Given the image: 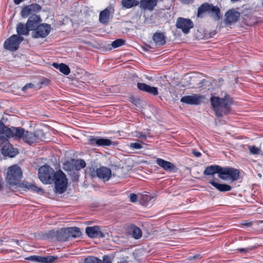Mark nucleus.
Returning <instances> with one entry per match:
<instances>
[{"label": "nucleus", "mask_w": 263, "mask_h": 263, "mask_svg": "<svg viewBox=\"0 0 263 263\" xmlns=\"http://www.w3.org/2000/svg\"><path fill=\"white\" fill-rule=\"evenodd\" d=\"M239 176V172L237 169L231 167H221L219 178L224 180H230L232 181H236Z\"/></svg>", "instance_id": "obj_8"}, {"label": "nucleus", "mask_w": 263, "mask_h": 263, "mask_svg": "<svg viewBox=\"0 0 263 263\" xmlns=\"http://www.w3.org/2000/svg\"><path fill=\"white\" fill-rule=\"evenodd\" d=\"M21 34H13L9 38L7 39L4 43V48L11 51H15L19 48V46L24 39L20 35ZM28 35V34H23Z\"/></svg>", "instance_id": "obj_7"}, {"label": "nucleus", "mask_w": 263, "mask_h": 263, "mask_svg": "<svg viewBox=\"0 0 263 263\" xmlns=\"http://www.w3.org/2000/svg\"><path fill=\"white\" fill-rule=\"evenodd\" d=\"M21 187H24L27 189H30L34 192H39L42 191V189L37 187V186L28 183L27 182H23L21 183Z\"/></svg>", "instance_id": "obj_32"}, {"label": "nucleus", "mask_w": 263, "mask_h": 263, "mask_svg": "<svg viewBox=\"0 0 263 263\" xmlns=\"http://www.w3.org/2000/svg\"><path fill=\"white\" fill-rule=\"evenodd\" d=\"M34 87V85L32 83H27L22 88V90L26 91L27 89L29 88H32Z\"/></svg>", "instance_id": "obj_48"}, {"label": "nucleus", "mask_w": 263, "mask_h": 263, "mask_svg": "<svg viewBox=\"0 0 263 263\" xmlns=\"http://www.w3.org/2000/svg\"><path fill=\"white\" fill-rule=\"evenodd\" d=\"M42 22L40 15L32 14L30 15L27 21L28 28L31 31H35Z\"/></svg>", "instance_id": "obj_14"}, {"label": "nucleus", "mask_w": 263, "mask_h": 263, "mask_svg": "<svg viewBox=\"0 0 263 263\" xmlns=\"http://www.w3.org/2000/svg\"><path fill=\"white\" fill-rule=\"evenodd\" d=\"M131 148L135 149H139L142 148V145L139 143H131L129 145Z\"/></svg>", "instance_id": "obj_45"}, {"label": "nucleus", "mask_w": 263, "mask_h": 263, "mask_svg": "<svg viewBox=\"0 0 263 263\" xmlns=\"http://www.w3.org/2000/svg\"><path fill=\"white\" fill-rule=\"evenodd\" d=\"M240 13L234 10L231 9L228 11L225 14V23L226 24H231L237 22L240 17Z\"/></svg>", "instance_id": "obj_12"}, {"label": "nucleus", "mask_w": 263, "mask_h": 263, "mask_svg": "<svg viewBox=\"0 0 263 263\" xmlns=\"http://www.w3.org/2000/svg\"><path fill=\"white\" fill-rule=\"evenodd\" d=\"M63 168L67 172L76 171L73 159H71L70 161H67L64 163Z\"/></svg>", "instance_id": "obj_30"}, {"label": "nucleus", "mask_w": 263, "mask_h": 263, "mask_svg": "<svg viewBox=\"0 0 263 263\" xmlns=\"http://www.w3.org/2000/svg\"><path fill=\"white\" fill-rule=\"evenodd\" d=\"M210 12L213 13L215 15L216 20H219L221 18V15L220 14V9L217 6H214L211 4Z\"/></svg>", "instance_id": "obj_33"}, {"label": "nucleus", "mask_w": 263, "mask_h": 263, "mask_svg": "<svg viewBox=\"0 0 263 263\" xmlns=\"http://www.w3.org/2000/svg\"><path fill=\"white\" fill-rule=\"evenodd\" d=\"M29 260L44 263H52L54 260L57 259V257L53 256H48L46 257H42L39 256H31L28 258Z\"/></svg>", "instance_id": "obj_20"}, {"label": "nucleus", "mask_w": 263, "mask_h": 263, "mask_svg": "<svg viewBox=\"0 0 263 263\" xmlns=\"http://www.w3.org/2000/svg\"><path fill=\"white\" fill-rule=\"evenodd\" d=\"M139 137L142 139H145L146 136L144 134H142V133H140L139 135Z\"/></svg>", "instance_id": "obj_51"}, {"label": "nucleus", "mask_w": 263, "mask_h": 263, "mask_svg": "<svg viewBox=\"0 0 263 263\" xmlns=\"http://www.w3.org/2000/svg\"><path fill=\"white\" fill-rule=\"evenodd\" d=\"M185 3H186L187 4L192 2L193 0H183Z\"/></svg>", "instance_id": "obj_53"}, {"label": "nucleus", "mask_w": 263, "mask_h": 263, "mask_svg": "<svg viewBox=\"0 0 263 263\" xmlns=\"http://www.w3.org/2000/svg\"><path fill=\"white\" fill-rule=\"evenodd\" d=\"M67 230L69 238L70 237L77 238L79 237L81 234L80 229L77 227L67 228Z\"/></svg>", "instance_id": "obj_27"}, {"label": "nucleus", "mask_w": 263, "mask_h": 263, "mask_svg": "<svg viewBox=\"0 0 263 263\" xmlns=\"http://www.w3.org/2000/svg\"><path fill=\"white\" fill-rule=\"evenodd\" d=\"M242 224L243 226H247V227H250L252 225V223L251 222H246V223H243Z\"/></svg>", "instance_id": "obj_52"}, {"label": "nucleus", "mask_w": 263, "mask_h": 263, "mask_svg": "<svg viewBox=\"0 0 263 263\" xmlns=\"http://www.w3.org/2000/svg\"><path fill=\"white\" fill-rule=\"evenodd\" d=\"M125 43V40L122 39H117L115 41H113L111 45H108L106 47V51H111L112 49L117 48L118 47H120L122 46V45H124Z\"/></svg>", "instance_id": "obj_25"}, {"label": "nucleus", "mask_w": 263, "mask_h": 263, "mask_svg": "<svg viewBox=\"0 0 263 263\" xmlns=\"http://www.w3.org/2000/svg\"><path fill=\"white\" fill-rule=\"evenodd\" d=\"M231 2L232 3H235L236 2L240 1V0H230Z\"/></svg>", "instance_id": "obj_54"}, {"label": "nucleus", "mask_w": 263, "mask_h": 263, "mask_svg": "<svg viewBox=\"0 0 263 263\" xmlns=\"http://www.w3.org/2000/svg\"><path fill=\"white\" fill-rule=\"evenodd\" d=\"M248 148L250 153L253 155H258L260 152V148L256 147L255 146L249 145Z\"/></svg>", "instance_id": "obj_40"}, {"label": "nucleus", "mask_w": 263, "mask_h": 263, "mask_svg": "<svg viewBox=\"0 0 263 263\" xmlns=\"http://www.w3.org/2000/svg\"><path fill=\"white\" fill-rule=\"evenodd\" d=\"M215 34H194V38L198 40H206L208 39L213 37Z\"/></svg>", "instance_id": "obj_36"}, {"label": "nucleus", "mask_w": 263, "mask_h": 263, "mask_svg": "<svg viewBox=\"0 0 263 263\" xmlns=\"http://www.w3.org/2000/svg\"><path fill=\"white\" fill-rule=\"evenodd\" d=\"M47 236L49 238L55 237L59 241H65L69 239L67 228H62L57 231L53 230L49 231Z\"/></svg>", "instance_id": "obj_9"}, {"label": "nucleus", "mask_w": 263, "mask_h": 263, "mask_svg": "<svg viewBox=\"0 0 263 263\" xmlns=\"http://www.w3.org/2000/svg\"><path fill=\"white\" fill-rule=\"evenodd\" d=\"M239 251L241 252H244V251H245V249H239Z\"/></svg>", "instance_id": "obj_55"}, {"label": "nucleus", "mask_w": 263, "mask_h": 263, "mask_svg": "<svg viewBox=\"0 0 263 263\" xmlns=\"http://www.w3.org/2000/svg\"><path fill=\"white\" fill-rule=\"evenodd\" d=\"M158 1L159 0H141L139 2V7L142 10L152 11L157 6Z\"/></svg>", "instance_id": "obj_16"}, {"label": "nucleus", "mask_w": 263, "mask_h": 263, "mask_svg": "<svg viewBox=\"0 0 263 263\" xmlns=\"http://www.w3.org/2000/svg\"><path fill=\"white\" fill-rule=\"evenodd\" d=\"M211 4L204 3L202 4L200 7H198L197 10V16L199 17H202L203 14L205 13H210Z\"/></svg>", "instance_id": "obj_24"}, {"label": "nucleus", "mask_w": 263, "mask_h": 263, "mask_svg": "<svg viewBox=\"0 0 263 263\" xmlns=\"http://www.w3.org/2000/svg\"><path fill=\"white\" fill-rule=\"evenodd\" d=\"M21 14L22 17L25 18L28 16H30L32 14H35L33 12L29 5H28L23 8L21 12Z\"/></svg>", "instance_id": "obj_31"}, {"label": "nucleus", "mask_w": 263, "mask_h": 263, "mask_svg": "<svg viewBox=\"0 0 263 263\" xmlns=\"http://www.w3.org/2000/svg\"><path fill=\"white\" fill-rule=\"evenodd\" d=\"M102 263H111L110 258L107 255H104L103 258Z\"/></svg>", "instance_id": "obj_49"}, {"label": "nucleus", "mask_w": 263, "mask_h": 263, "mask_svg": "<svg viewBox=\"0 0 263 263\" xmlns=\"http://www.w3.org/2000/svg\"><path fill=\"white\" fill-rule=\"evenodd\" d=\"M52 65L54 68L59 69L60 72L65 75H68L70 72V69L69 67L65 64H58L57 63H53Z\"/></svg>", "instance_id": "obj_22"}, {"label": "nucleus", "mask_w": 263, "mask_h": 263, "mask_svg": "<svg viewBox=\"0 0 263 263\" xmlns=\"http://www.w3.org/2000/svg\"><path fill=\"white\" fill-rule=\"evenodd\" d=\"M76 171H78L86 166V163L82 159L75 160L73 159Z\"/></svg>", "instance_id": "obj_34"}, {"label": "nucleus", "mask_w": 263, "mask_h": 263, "mask_svg": "<svg viewBox=\"0 0 263 263\" xmlns=\"http://www.w3.org/2000/svg\"><path fill=\"white\" fill-rule=\"evenodd\" d=\"M157 164L166 171H173L176 167L172 163L161 158H157Z\"/></svg>", "instance_id": "obj_18"}, {"label": "nucleus", "mask_w": 263, "mask_h": 263, "mask_svg": "<svg viewBox=\"0 0 263 263\" xmlns=\"http://www.w3.org/2000/svg\"><path fill=\"white\" fill-rule=\"evenodd\" d=\"M16 33H29V30L27 23L25 24L22 23H18L16 27Z\"/></svg>", "instance_id": "obj_29"}, {"label": "nucleus", "mask_w": 263, "mask_h": 263, "mask_svg": "<svg viewBox=\"0 0 263 263\" xmlns=\"http://www.w3.org/2000/svg\"><path fill=\"white\" fill-rule=\"evenodd\" d=\"M129 199L132 202H135L137 200V195L134 193H132L129 195Z\"/></svg>", "instance_id": "obj_47"}, {"label": "nucleus", "mask_w": 263, "mask_h": 263, "mask_svg": "<svg viewBox=\"0 0 263 263\" xmlns=\"http://www.w3.org/2000/svg\"><path fill=\"white\" fill-rule=\"evenodd\" d=\"M147 92L154 96H157L158 94V88L156 87L149 86Z\"/></svg>", "instance_id": "obj_44"}, {"label": "nucleus", "mask_w": 263, "mask_h": 263, "mask_svg": "<svg viewBox=\"0 0 263 263\" xmlns=\"http://www.w3.org/2000/svg\"><path fill=\"white\" fill-rule=\"evenodd\" d=\"M204 99V97L202 95L193 93L191 96H185L182 97L180 101L189 105H197L200 104Z\"/></svg>", "instance_id": "obj_11"}, {"label": "nucleus", "mask_w": 263, "mask_h": 263, "mask_svg": "<svg viewBox=\"0 0 263 263\" xmlns=\"http://www.w3.org/2000/svg\"><path fill=\"white\" fill-rule=\"evenodd\" d=\"M84 263H102V261L96 257L90 256L85 259Z\"/></svg>", "instance_id": "obj_39"}, {"label": "nucleus", "mask_w": 263, "mask_h": 263, "mask_svg": "<svg viewBox=\"0 0 263 263\" xmlns=\"http://www.w3.org/2000/svg\"><path fill=\"white\" fill-rule=\"evenodd\" d=\"M22 176L21 168L16 165L9 167L7 171L6 180L8 184V188L14 191L17 187L20 186V180Z\"/></svg>", "instance_id": "obj_3"}, {"label": "nucleus", "mask_w": 263, "mask_h": 263, "mask_svg": "<svg viewBox=\"0 0 263 263\" xmlns=\"http://www.w3.org/2000/svg\"><path fill=\"white\" fill-rule=\"evenodd\" d=\"M55 173L52 167L49 165H44L40 167L38 176L44 184H51L53 182Z\"/></svg>", "instance_id": "obj_6"}, {"label": "nucleus", "mask_w": 263, "mask_h": 263, "mask_svg": "<svg viewBox=\"0 0 263 263\" xmlns=\"http://www.w3.org/2000/svg\"><path fill=\"white\" fill-rule=\"evenodd\" d=\"M209 182L217 190L221 192L230 191L232 189V187L230 185L218 183L213 180L209 181Z\"/></svg>", "instance_id": "obj_21"}, {"label": "nucleus", "mask_w": 263, "mask_h": 263, "mask_svg": "<svg viewBox=\"0 0 263 263\" xmlns=\"http://www.w3.org/2000/svg\"><path fill=\"white\" fill-rule=\"evenodd\" d=\"M35 33H49L51 31V27L48 24L40 23L37 29H35Z\"/></svg>", "instance_id": "obj_28"}, {"label": "nucleus", "mask_w": 263, "mask_h": 263, "mask_svg": "<svg viewBox=\"0 0 263 263\" xmlns=\"http://www.w3.org/2000/svg\"><path fill=\"white\" fill-rule=\"evenodd\" d=\"M99 147L109 146L114 143V142L106 138L99 137Z\"/></svg>", "instance_id": "obj_35"}, {"label": "nucleus", "mask_w": 263, "mask_h": 263, "mask_svg": "<svg viewBox=\"0 0 263 263\" xmlns=\"http://www.w3.org/2000/svg\"><path fill=\"white\" fill-rule=\"evenodd\" d=\"M96 173L97 177L103 180L104 181L109 180L111 176L110 169L105 166H102L97 169Z\"/></svg>", "instance_id": "obj_17"}, {"label": "nucleus", "mask_w": 263, "mask_h": 263, "mask_svg": "<svg viewBox=\"0 0 263 263\" xmlns=\"http://www.w3.org/2000/svg\"><path fill=\"white\" fill-rule=\"evenodd\" d=\"M142 236V232L140 228L135 227L133 229V236L136 239H139Z\"/></svg>", "instance_id": "obj_38"}, {"label": "nucleus", "mask_w": 263, "mask_h": 263, "mask_svg": "<svg viewBox=\"0 0 263 263\" xmlns=\"http://www.w3.org/2000/svg\"><path fill=\"white\" fill-rule=\"evenodd\" d=\"M85 232L90 238H102L104 237V234L99 226L87 227L85 229Z\"/></svg>", "instance_id": "obj_15"}, {"label": "nucleus", "mask_w": 263, "mask_h": 263, "mask_svg": "<svg viewBox=\"0 0 263 263\" xmlns=\"http://www.w3.org/2000/svg\"><path fill=\"white\" fill-rule=\"evenodd\" d=\"M48 34H32V38L33 39H38V38H44L45 37H46V36L48 35Z\"/></svg>", "instance_id": "obj_46"}, {"label": "nucleus", "mask_w": 263, "mask_h": 263, "mask_svg": "<svg viewBox=\"0 0 263 263\" xmlns=\"http://www.w3.org/2000/svg\"><path fill=\"white\" fill-rule=\"evenodd\" d=\"M29 6L34 13L40 12L42 9V7L37 4H32L29 5Z\"/></svg>", "instance_id": "obj_42"}, {"label": "nucleus", "mask_w": 263, "mask_h": 263, "mask_svg": "<svg viewBox=\"0 0 263 263\" xmlns=\"http://www.w3.org/2000/svg\"><path fill=\"white\" fill-rule=\"evenodd\" d=\"M53 178L55 192L59 194L65 192L68 183L66 175L61 170H59L55 172Z\"/></svg>", "instance_id": "obj_5"}, {"label": "nucleus", "mask_w": 263, "mask_h": 263, "mask_svg": "<svg viewBox=\"0 0 263 263\" xmlns=\"http://www.w3.org/2000/svg\"><path fill=\"white\" fill-rule=\"evenodd\" d=\"M192 154L197 157H199L201 156V154L200 152L197 151L195 149L192 150Z\"/></svg>", "instance_id": "obj_50"}, {"label": "nucleus", "mask_w": 263, "mask_h": 263, "mask_svg": "<svg viewBox=\"0 0 263 263\" xmlns=\"http://www.w3.org/2000/svg\"><path fill=\"white\" fill-rule=\"evenodd\" d=\"M114 9L109 6L100 12L99 14V21L101 23L107 24L108 23L111 14H114Z\"/></svg>", "instance_id": "obj_13"}, {"label": "nucleus", "mask_w": 263, "mask_h": 263, "mask_svg": "<svg viewBox=\"0 0 263 263\" xmlns=\"http://www.w3.org/2000/svg\"><path fill=\"white\" fill-rule=\"evenodd\" d=\"M4 134L9 138L22 139L26 143L31 145L43 141L45 135L42 130L37 129L34 132L26 131L21 127H8L3 123H0V135Z\"/></svg>", "instance_id": "obj_1"}, {"label": "nucleus", "mask_w": 263, "mask_h": 263, "mask_svg": "<svg viewBox=\"0 0 263 263\" xmlns=\"http://www.w3.org/2000/svg\"><path fill=\"white\" fill-rule=\"evenodd\" d=\"M121 3L123 7L126 9H129L139 5V2L137 0H121Z\"/></svg>", "instance_id": "obj_26"}, {"label": "nucleus", "mask_w": 263, "mask_h": 263, "mask_svg": "<svg viewBox=\"0 0 263 263\" xmlns=\"http://www.w3.org/2000/svg\"><path fill=\"white\" fill-rule=\"evenodd\" d=\"M9 138L4 134L0 135V151L4 156L13 157L18 154V151L10 143Z\"/></svg>", "instance_id": "obj_4"}, {"label": "nucleus", "mask_w": 263, "mask_h": 263, "mask_svg": "<svg viewBox=\"0 0 263 263\" xmlns=\"http://www.w3.org/2000/svg\"><path fill=\"white\" fill-rule=\"evenodd\" d=\"M153 199V197L148 195H143L142 197V202L143 204L144 205H147L148 201H149L151 199Z\"/></svg>", "instance_id": "obj_43"}, {"label": "nucleus", "mask_w": 263, "mask_h": 263, "mask_svg": "<svg viewBox=\"0 0 263 263\" xmlns=\"http://www.w3.org/2000/svg\"><path fill=\"white\" fill-rule=\"evenodd\" d=\"M99 137L90 136L88 139V144L93 146L99 147Z\"/></svg>", "instance_id": "obj_37"}, {"label": "nucleus", "mask_w": 263, "mask_h": 263, "mask_svg": "<svg viewBox=\"0 0 263 263\" xmlns=\"http://www.w3.org/2000/svg\"><path fill=\"white\" fill-rule=\"evenodd\" d=\"M204 81H205V80H202L201 81V83H203Z\"/></svg>", "instance_id": "obj_56"}, {"label": "nucleus", "mask_w": 263, "mask_h": 263, "mask_svg": "<svg viewBox=\"0 0 263 263\" xmlns=\"http://www.w3.org/2000/svg\"><path fill=\"white\" fill-rule=\"evenodd\" d=\"M176 26L177 28L180 29L183 33H188L190 29L193 28L194 23L189 18L180 17L177 20Z\"/></svg>", "instance_id": "obj_10"}, {"label": "nucleus", "mask_w": 263, "mask_h": 263, "mask_svg": "<svg viewBox=\"0 0 263 263\" xmlns=\"http://www.w3.org/2000/svg\"><path fill=\"white\" fill-rule=\"evenodd\" d=\"M149 85L143 83H138L137 87L138 88L143 91L146 92L147 91L148 88H149Z\"/></svg>", "instance_id": "obj_41"}, {"label": "nucleus", "mask_w": 263, "mask_h": 263, "mask_svg": "<svg viewBox=\"0 0 263 263\" xmlns=\"http://www.w3.org/2000/svg\"><path fill=\"white\" fill-rule=\"evenodd\" d=\"M212 107L217 117H222L230 111V106L232 104V99L228 95L223 98L212 96L210 98Z\"/></svg>", "instance_id": "obj_2"}, {"label": "nucleus", "mask_w": 263, "mask_h": 263, "mask_svg": "<svg viewBox=\"0 0 263 263\" xmlns=\"http://www.w3.org/2000/svg\"><path fill=\"white\" fill-rule=\"evenodd\" d=\"M221 166L218 165H211L205 167L203 171V175L205 176H213L216 174H218L219 178Z\"/></svg>", "instance_id": "obj_19"}, {"label": "nucleus", "mask_w": 263, "mask_h": 263, "mask_svg": "<svg viewBox=\"0 0 263 263\" xmlns=\"http://www.w3.org/2000/svg\"><path fill=\"white\" fill-rule=\"evenodd\" d=\"M153 40L156 46H163L166 43L164 34H153Z\"/></svg>", "instance_id": "obj_23"}]
</instances>
